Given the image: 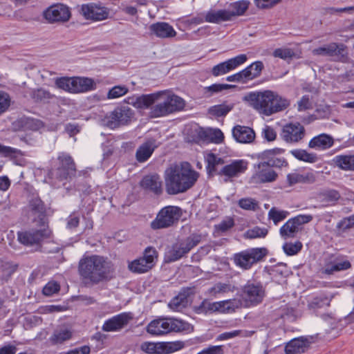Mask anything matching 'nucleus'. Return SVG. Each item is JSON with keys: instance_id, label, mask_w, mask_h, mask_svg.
I'll use <instances>...</instances> for the list:
<instances>
[{"instance_id": "nucleus-54", "label": "nucleus", "mask_w": 354, "mask_h": 354, "mask_svg": "<svg viewBox=\"0 0 354 354\" xmlns=\"http://www.w3.org/2000/svg\"><path fill=\"white\" fill-rule=\"evenodd\" d=\"M129 91L126 86L118 85L111 88L107 93V99H115L127 94Z\"/></svg>"}, {"instance_id": "nucleus-13", "label": "nucleus", "mask_w": 354, "mask_h": 354, "mask_svg": "<svg viewBox=\"0 0 354 354\" xmlns=\"http://www.w3.org/2000/svg\"><path fill=\"white\" fill-rule=\"evenodd\" d=\"M133 115L134 112L131 108L118 106L104 117L103 122L110 129H116L129 124Z\"/></svg>"}, {"instance_id": "nucleus-64", "label": "nucleus", "mask_w": 354, "mask_h": 354, "mask_svg": "<svg viewBox=\"0 0 354 354\" xmlns=\"http://www.w3.org/2000/svg\"><path fill=\"white\" fill-rule=\"evenodd\" d=\"M354 226V216L353 214L344 218L338 223L337 227L342 231H346Z\"/></svg>"}, {"instance_id": "nucleus-51", "label": "nucleus", "mask_w": 354, "mask_h": 354, "mask_svg": "<svg viewBox=\"0 0 354 354\" xmlns=\"http://www.w3.org/2000/svg\"><path fill=\"white\" fill-rule=\"evenodd\" d=\"M303 245L301 241H297L295 243L286 242L283 245V250L288 256H293L299 253L302 249Z\"/></svg>"}, {"instance_id": "nucleus-1", "label": "nucleus", "mask_w": 354, "mask_h": 354, "mask_svg": "<svg viewBox=\"0 0 354 354\" xmlns=\"http://www.w3.org/2000/svg\"><path fill=\"white\" fill-rule=\"evenodd\" d=\"M113 270V264L107 257L97 254L84 256L77 266L80 278L86 285L109 281Z\"/></svg>"}, {"instance_id": "nucleus-27", "label": "nucleus", "mask_w": 354, "mask_h": 354, "mask_svg": "<svg viewBox=\"0 0 354 354\" xmlns=\"http://www.w3.org/2000/svg\"><path fill=\"white\" fill-rule=\"evenodd\" d=\"M232 135L236 141L240 143H252L255 139L254 130L245 126H235L232 129Z\"/></svg>"}, {"instance_id": "nucleus-29", "label": "nucleus", "mask_w": 354, "mask_h": 354, "mask_svg": "<svg viewBox=\"0 0 354 354\" xmlns=\"http://www.w3.org/2000/svg\"><path fill=\"white\" fill-rule=\"evenodd\" d=\"M31 212L38 216V225L39 227H45L48 225L46 218V206L44 203L39 198H32L29 203Z\"/></svg>"}, {"instance_id": "nucleus-55", "label": "nucleus", "mask_w": 354, "mask_h": 354, "mask_svg": "<svg viewBox=\"0 0 354 354\" xmlns=\"http://www.w3.org/2000/svg\"><path fill=\"white\" fill-rule=\"evenodd\" d=\"M141 348L148 353L162 354V342H145Z\"/></svg>"}, {"instance_id": "nucleus-58", "label": "nucleus", "mask_w": 354, "mask_h": 354, "mask_svg": "<svg viewBox=\"0 0 354 354\" xmlns=\"http://www.w3.org/2000/svg\"><path fill=\"white\" fill-rule=\"evenodd\" d=\"M11 103L10 95L3 91H0V115L6 112Z\"/></svg>"}, {"instance_id": "nucleus-25", "label": "nucleus", "mask_w": 354, "mask_h": 354, "mask_svg": "<svg viewBox=\"0 0 354 354\" xmlns=\"http://www.w3.org/2000/svg\"><path fill=\"white\" fill-rule=\"evenodd\" d=\"M248 163L243 160H235L226 165L218 171V174L232 178L239 176L247 169Z\"/></svg>"}, {"instance_id": "nucleus-3", "label": "nucleus", "mask_w": 354, "mask_h": 354, "mask_svg": "<svg viewBox=\"0 0 354 354\" xmlns=\"http://www.w3.org/2000/svg\"><path fill=\"white\" fill-rule=\"evenodd\" d=\"M243 99L255 110L266 116L282 111L290 106V101L287 98L270 90L251 92Z\"/></svg>"}, {"instance_id": "nucleus-10", "label": "nucleus", "mask_w": 354, "mask_h": 354, "mask_svg": "<svg viewBox=\"0 0 354 354\" xmlns=\"http://www.w3.org/2000/svg\"><path fill=\"white\" fill-rule=\"evenodd\" d=\"M40 229H29L17 232L18 241L26 247H34L36 250L41 248L44 240L50 239L52 232L48 225Z\"/></svg>"}, {"instance_id": "nucleus-6", "label": "nucleus", "mask_w": 354, "mask_h": 354, "mask_svg": "<svg viewBox=\"0 0 354 354\" xmlns=\"http://www.w3.org/2000/svg\"><path fill=\"white\" fill-rule=\"evenodd\" d=\"M183 215L182 209L178 206L167 205L156 214L151 222L150 227L153 230L166 229L176 225Z\"/></svg>"}, {"instance_id": "nucleus-36", "label": "nucleus", "mask_w": 354, "mask_h": 354, "mask_svg": "<svg viewBox=\"0 0 354 354\" xmlns=\"http://www.w3.org/2000/svg\"><path fill=\"white\" fill-rule=\"evenodd\" d=\"M249 4L250 2L245 0L239 1L231 3L229 6V8L226 9L228 10L230 20H232L234 17L244 15V13L248 9Z\"/></svg>"}, {"instance_id": "nucleus-18", "label": "nucleus", "mask_w": 354, "mask_h": 354, "mask_svg": "<svg viewBox=\"0 0 354 354\" xmlns=\"http://www.w3.org/2000/svg\"><path fill=\"white\" fill-rule=\"evenodd\" d=\"M305 136V129L299 122H290L283 126L280 132L281 138L288 144L301 141Z\"/></svg>"}, {"instance_id": "nucleus-63", "label": "nucleus", "mask_w": 354, "mask_h": 354, "mask_svg": "<svg viewBox=\"0 0 354 354\" xmlns=\"http://www.w3.org/2000/svg\"><path fill=\"white\" fill-rule=\"evenodd\" d=\"M248 68L252 73V77L254 80L260 76L263 69V64L261 61H257L248 66Z\"/></svg>"}, {"instance_id": "nucleus-35", "label": "nucleus", "mask_w": 354, "mask_h": 354, "mask_svg": "<svg viewBox=\"0 0 354 354\" xmlns=\"http://www.w3.org/2000/svg\"><path fill=\"white\" fill-rule=\"evenodd\" d=\"M205 20L206 22L212 24H220L223 21H231L228 10L226 9L211 10L208 11L205 15Z\"/></svg>"}, {"instance_id": "nucleus-9", "label": "nucleus", "mask_w": 354, "mask_h": 354, "mask_svg": "<svg viewBox=\"0 0 354 354\" xmlns=\"http://www.w3.org/2000/svg\"><path fill=\"white\" fill-rule=\"evenodd\" d=\"M55 85L71 93H84L95 88V82L88 77H59L55 80Z\"/></svg>"}, {"instance_id": "nucleus-50", "label": "nucleus", "mask_w": 354, "mask_h": 354, "mask_svg": "<svg viewBox=\"0 0 354 354\" xmlns=\"http://www.w3.org/2000/svg\"><path fill=\"white\" fill-rule=\"evenodd\" d=\"M239 206L245 210L256 211L259 209V202L252 198H243L238 201Z\"/></svg>"}, {"instance_id": "nucleus-28", "label": "nucleus", "mask_w": 354, "mask_h": 354, "mask_svg": "<svg viewBox=\"0 0 354 354\" xmlns=\"http://www.w3.org/2000/svg\"><path fill=\"white\" fill-rule=\"evenodd\" d=\"M151 34L159 38H171L176 35L174 28L167 22H157L149 26Z\"/></svg>"}, {"instance_id": "nucleus-26", "label": "nucleus", "mask_w": 354, "mask_h": 354, "mask_svg": "<svg viewBox=\"0 0 354 354\" xmlns=\"http://www.w3.org/2000/svg\"><path fill=\"white\" fill-rule=\"evenodd\" d=\"M194 293V288H183L179 293L170 301L168 304L169 307L175 311L182 310L187 306L188 297Z\"/></svg>"}, {"instance_id": "nucleus-15", "label": "nucleus", "mask_w": 354, "mask_h": 354, "mask_svg": "<svg viewBox=\"0 0 354 354\" xmlns=\"http://www.w3.org/2000/svg\"><path fill=\"white\" fill-rule=\"evenodd\" d=\"M284 151L285 150L281 148L267 149L257 154V158L268 166L272 168L281 169L288 166L287 160L284 157L281 156V154L284 153Z\"/></svg>"}, {"instance_id": "nucleus-39", "label": "nucleus", "mask_w": 354, "mask_h": 354, "mask_svg": "<svg viewBox=\"0 0 354 354\" xmlns=\"http://www.w3.org/2000/svg\"><path fill=\"white\" fill-rule=\"evenodd\" d=\"M335 162L344 170H354V155L337 156L335 158Z\"/></svg>"}, {"instance_id": "nucleus-45", "label": "nucleus", "mask_w": 354, "mask_h": 354, "mask_svg": "<svg viewBox=\"0 0 354 354\" xmlns=\"http://www.w3.org/2000/svg\"><path fill=\"white\" fill-rule=\"evenodd\" d=\"M234 107V104L225 103L214 105L209 109V113L216 117L225 116Z\"/></svg>"}, {"instance_id": "nucleus-40", "label": "nucleus", "mask_w": 354, "mask_h": 354, "mask_svg": "<svg viewBox=\"0 0 354 354\" xmlns=\"http://www.w3.org/2000/svg\"><path fill=\"white\" fill-rule=\"evenodd\" d=\"M19 122L24 131L30 130L35 131L44 127V124L41 120L31 118H21Z\"/></svg>"}, {"instance_id": "nucleus-7", "label": "nucleus", "mask_w": 354, "mask_h": 354, "mask_svg": "<svg viewBox=\"0 0 354 354\" xmlns=\"http://www.w3.org/2000/svg\"><path fill=\"white\" fill-rule=\"evenodd\" d=\"M193 326L188 322L173 318H158L147 326V332H190Z\"/></svg>"}, {"instance_id": "nucleus-17", "label": "nucleus", "mask_w": 354, "mask_h": 354, "mask_svg": "<svg viewBox=\"0 0 354 354\" xmlns=\"http://www.w3.org/2000/svg\"><path fill=\"white\" fill-rule=\"evenodd\" d=\"M59 166L55 171V176L59 180H66L74 176L76 174V166L73 158L66 153H61L57 157Z\"/></svg>"}, {"instance_id": "nucleus-61", "label": "nucleus", "mask_w": 354, "mask_h": 354, "mask_svg": "<svg viewBox=\"0 0 354 354\" xmlns=\"http://www.w3.org/2000/svg\"><path fill=\"white\" fill-rule=\"evenodd\" d=\"M17 265H13L10 263H5L1 266L2 278L8 281L11 275L17 270Z\"/></svg>"}, {"instance_id": "nucleus-49", "label": "nucleus", "mask_w": 354, "mask_h": 354, "mask_svg": "<svg viewBox=\"0 0 354 354\" xmlns=\"http://www.w3.org/2000/svg\"><path fill=\"white\" fill-rule=\"evenodd\" d=\"M289 214L288 211L279 210L273 207L268 212V218L272 220L275 225L283 221Z\"/></svg>"}, {"instance_id": "nucleus-31", "label": "nucleus", "mask_w": 354, "mask_h": 354, "mask_svg": "<svg viewBox=\"0 0 354 354\" xmlns=\"http://www.w3.org/2000/svg\"><path fill=\"white\" fill-rule=\"evenodd\" d=\"M217 312L224 314L234 313L237 309L244 307L241 299L234 298L220 301H216Z\"/></svg>"}, {"instance_id": "nucleus-23", "label": "nucleus", "mask_w": 354, "mask_h": 354, "mask_svg": "<svg viewBox=\"0 0 354 354\" xmlns=\"http://www.w3.org/2000/svg\"><path fill=\"white\" fill-rule=\"evenodd\" d=\"M140 185L145 191L156 196H160L163 192L162 181L157 174L145 176L140 182Z\"/></svg>"}, {"instance_id": "nucleus-16", "label": "nucleus", "mask_w": 354, "mask_h": 354, "mask_svg": "<svg viewBox=\"0 0 354 354\" xmlns=\"http://www.w3.org/2000/svg\"><path fill=\"white\" fill-rule=\"evenodd\" d=\"M43 17L50 24L66 22L70 19L71 13L66 5L56 3L46 8L43 12Z\"/></svg>"}, {"instance_id": "nucleus-46", "label": "nucleus", "mask_w": 354, "mask_h": 354, "mask_svg": "<svg viewBox=\"0 0 354 354\" xmlns=\"http://www.w3.org/2000/svg\"><path fill=\"white\" fill-rule=\"evenodd\" d=\"M30 96L35 102H47L53 97L49 91L41 88L32 90Z\"/></svg>"}, {"instance_id": "nucleus-33", "label": "nucleus", "mask_w": 354, "mask_h": 354, "mask_svg": "<svg viewBox=\"0 0 354 354\" xmlns=\"http://www.w3.org/2000/svg\"><path fill=\"white\" fill-rule=\"evenodd\" d=\"M340 197L341 196L338 191L331 189L322 190L317 194V199L324 206L335 204Z\"/></svg>"}, {"instance_id": "nucleus-37", "label": "nucleus", "mask_w": 354, "mask_h": 354, "mask_svg": "<svg viewBox=\"0 0 354 354\" xmlns=\"http://www.w3.org/2000/svg\"><path fill=\"white\" fill-rule=\"evenodd\" d=\"M128 268L133 273L141 274L149 271L152 267L145 263V260L141 257L129 262L128 264Z\"/></svg>"}, {"instance_id": "nucleus-53", "label": "nucleus", "mask_w": 354, "mask_h": 354, "mask_svg": "<svg viewBox=\"0 0 354 354\" xmlns=\"http://www.w3.org/2000/svg\"><path fill=\"white\" fill-rule=\"evenodd\" d=\"M351 267V263L349 261L346 260L343 261L342 262H338L335 263V265H333L331 266H328L323 271V273L326 274H331L334 272L337 271H341V270H346L349 269Z\"/></svg>"}, {"instance_id": "nucleus-20", "label": "nucleus", "mask_w": 354, "mask_h": 354, "mask_svg": "<svg viewBox=\"0 0 354 354\" xmlns=\"http://www.w3.org/2000/svg\"><path fill=\"white\" fill-rule=\"evenodd\" d=\"M246 60L247 56L244 54H241L214 66L212 68L211 73L214 77L226 74L245 63Z\"/></svg>"}, {"instance_id": "nucleus-19", "label": "nucleus", "mask_w": 354, "mask_h": 354, "mask_svg": "<svg viewBox=\"0 0 354 354\" xmlns=\"http://www.w3.org/2000/svg\"><path fill=\"white\" fill-rule=\"evenodd\" d=\"M254 173L252 176V180L254 183H267L275 181L278 178V174L272 167L259 162L254 165Z\"/></svg>"}, {"instance_id": "nucleus-2", "label": "nucleus", "mask_w": 354, "mask_h": 354, "mask_svg": "<svg viewBox=\"0 0 354 354\" xmlns=\"http://www.w3.org/2000/svg\"><path fill=\"white\" fill-rule=\"evenodd\" d=\"M199 176L188 162L171 165L165 172L167 193L176 195L187 192L195 185Z\"/></svg>"}, {"instance_id": "nucleus-21", "label": "nucleus", "mask_w": 354, "mask_h": 354, "mask_svg": "<svg viewBox=\"0 0 354 354\" xmlns=\"http://www.w3.org/2000/svg\"><path fill=\"white\" fill-rule=\"evenodd\" d=\"M133 319L131 313H122L105 321L102 330L106 332L119 330L126 327Z\"/></svg>"}, {"instance_id": "nucleus-38", "label": "nucleus", "mask_w": 354, "mask_h": 354, "mask_svg": "<svg viewBox=\"0 0 354 354\" xmlns=\"http://www.w3.org/2000/svg\"><path fill=\"white\" fill-rule=\"evenodd\" d=\"M216 301L210 302L207 299H204L197 306L193 307L194 312L196 314H208L217 312V306Z\"/></svg>"}, {"instance_id": "nucleus-60", "label": "nucleus", "mask_w": 354, "mask_h": 354, "mask_svg": "<svg viewBox=\"0 0 354 354\" xmlns=\"http://www.w3.org/2000/svg\"><path fill=\"white\" fill-rule=\"evenodd\" d=\"M274 57H279L282 59H286L288 58H292L295 56V53L291 48H276L272 53Z\"/></svg>"}, {"instance_id": "nucleus-11", "label": "nucleus", "mask_w": 354, "mask_h": 354, "mask_svg": "<svg viewBox=\"0 0 354 354\" xmlns=\"http://www.w3.org/2000/svg\"><path fill=\"white\" fill-rule=\"evenodd\" d=\"M268 253L266 248H253L234 254L232 260L237 267L247 270L254 264L262 261Z\"/></svg>"}, {"instance_id": "nucleus-47", "label": "nucleus", "mask_w": 354, "mask_h": 354, "mask_svg": "<svg viewBox=\"0 0 354 354\" xmlns=\"http://www.w3.org/2000/svg\"><path fill=\"white\" fill-rule=\"evenodd\" d=\"M236 290L235 286L230 283H217L213 287L209 289V293L214 297L218 294H223L229 292H234Z\"/></svg>"}, {"instance_id": "nucleus-57", "label": "nucleus", "mask_w": 354, "mask_h": 354, "mask_svg": "<svg viewBox=\"0 0 354 354\" xmlns=\"http://www.w3.org/2000/svg\"><path fill=\"white\" fill-rule=\"evenodd\" d=\"M234 226V221L232 218L229 217L222 221L218 225H215V230L218 233H225Z\"/></svg>"}, {"instance_id": "nucleus-24", "label": "nucleus", "mask_w": 354, "mask_h": 354, "mask_svg": "<svg viewBox=\"0 0 354 354\" xmlns=\"http://www.w3.org/2000/svg\"><path fill=\"white\" fill-rule=\"evenodd\" d=\"M315 342L313 336L300 337L292 339L285 346L286 354H300L304 353Z\"/></svg>"}, {"instance_id": "nucleus-44", "label": "nucleus", "mask_w": 354, "mask_h": 354, "mask_svg": "<svg viewBox=\"0 0 354 354\" xmlns=\"http://www.w3.org/2000/svg\"><path fill=\"white\" fill-rule=\"evenodd\" d=\"M236 86L227 84H213L203 88V94L205 97H209L215 93H220L223 90L234 88Z\"/></svg>"}, {"instance_id": "nucleus-56", "label": "nucleus", "mask_w": 354, "mask_h": 354, "mask_svg": "<svg viewBox=\"0 0 354 354\" xmlns=\"http://www.w3.org/2000/svg\"><path fill=\"white\" fill-rule=\"evenodd\" d=\"M266 228H261L259 227H254L246 231L245 236L248 239L263 238L268 234Z\"/></svg>"}, {"instance_id": "nucleus-22", "label": "nucleus", "mask_w": 354, "mask_h": 354, "mask_svg": "<svg viewBox=\"0 0 354 354\" xmlns=\"http://www.w3.org/2000/svg\"><path fill=\"white\" fill-rule=\"evenodd\" d=\"M163 94V92H156L151 94H143L140 96H130L124 100L129 104L137 109H148L153 105Z\"/></svg>"}, {"instance_id": "nucleus-34", "label": "nucleus", "mask_w": 354, "mask_h": 354, "mask_svg": "<svg viewBox=\"0 0 354 354\" xmlns=\"http://www.w3.org/2000/svg\"><path fill=\"white\" fill-rule=\"evenodd\" d=\"M333 138L325 133L314 137L309 142L308 146L310 148L327 149L333 146Z\"/></svg>"}, {"instance_id": "nucleus-52", "label": "nucleus", "mask_w": 354, "mask_h": 354, "mask_svg": "<svg viewBox=\"0 0 354 354\" xmlns=\"http://www.w3.org/2000/svg\"><path fill=\"white\" fill-rule=\"evenodd\" d=\"M142 258L145 260V263L153 267L155 265V260L158 258V252L153 247H147L143 253Z\"/></svg>"}, {"instance_id": "nucleus-8", "label": "nucleus", "mask_w": 354, "mask_h": 354, "mask_svg": "<svg viewBox=\"0 0 354 354\" xmlns=\"http://www.w3.org/2000/svg\"><path fill=\"white\" fill-rule=\"evenodd\" d=\"M239 296L244 307L255 306L263 301L266 291L260 281L248 280L241 287Z\"/></svg>"}, {"instance_id": "nucleus-48", "label": "nucleus", "mask_w": 354, "mask_h": 354, "mask_svg": "<svg viewBox=\"0 0 354 354\" xmlns=\"http://www.w3.org/2000/svg\"><path fill=\"white\" fill-rule=\"evenodd\" d=\"M185 346V342L182 341L162 342V354H168L178 351L183 348Z\"/></svg>"}, {"instance_id": "nucleus-59", "label": "nucleus", "mask_w": 354, "mask_h": 354, "mask_svg": "<svg viewBox=\"0 0 354 354\" xmlns=\"http://www.w3.org/2000/svg\"><path fill=\"white\" fill-rule=\"evenodd\" d=\"M60 290V285L55 281L48 282L43 288L42 292L46 296H52Z\"/></svg>"}, {"instance_id": "nucleus-5", "label": "nucleus", "mask_w": 354, "mask_h": 354, "mask_svg": "<svg viewBox=\"0 0 354 354\" xmlns=\"http://www.w3.org/2000/svg\"><path fill=\"white\" fill-rule=\"evenodd\" d=\"M201 241V235L192 234L185 239L173 244L168 248L165 254V263L176 261L189 253L194 247Z\"/></svg>"}, {"instance_id": "nucleus-41", "label": "nucleus", "mask_w": 354, "mask_h": 354, "mask_svg": "<svg viewBox=\"0 0 354 354\" xmlns=\"http://www.w3.org/2000/svg\"><path fill=\"white\" fill-rule=\"evenodd\" d=\"M207 162L206 169L209 175H212L216 171V166L224 164V160L213 153H209L205 156Z\"/></svg>"}, {"instance_id": "nucleus-62", "label": "nucleus", "mask_w": 354, "mask_h": 354, "mask_svg": "<svg viewBox=\"0 0 354 354\" xmlns=\"http://www.w3.org/2000/svg\"><path fill=\"white\" fill-rule=\"evenodd\" d=\"M313 218V217L312 215L299 214L295 216L294 218H290V220L299 230L300 226L310 222Z\"/></svg>"}, {"instance_id": "nucleus-12", "label": "nucleus", "mask_w": 354, "mask_h": 354, "mask_svg": "<svg viewBox=\"0 0 354 354\" xmlns=\"http://www.w3.org/2000/svg\"><path fill=\"white\" fill-rule=\"evenodd\" d=\"M110 13V8L100 1L84 3L80 9V14L84 19L93 22L108 19Z\"/></svg>"}, {"instance_id": "nucleus-43", "label": "nucleus", "mask_w": 354, "mask_h": 354, "mask_svg": "<svg viewBox=\"0 0 354 354\" xmlns=\"http://www.w3.org/2000/svg\"><path fill=\"white\" fill-rule=\"evenodd\" d=\"M290 153L295 158L306 162L314 163L318 159L316 154L308 153L304 149H293Z\"/></svg>"}, {"instance_id": "nucleus-14", "label": "nucleus", "mask_w": 354, "mask_h": 354, "mask_svg": "<svg viewBox=\"0 0 354 354\" xmlns=\"http://www.w3.org/2000/svg\"><path fill=\"white\" fill-rule=\"evenodd\" d=\"M317 56L329 57L334 61L346 62L348 58V47L343 43L331 42L313 50Z\"/></svg>"}, {"instance_id": "nucleus-30", "label": "nucleus", "mask_w": 354, "mask_h": 354, "mask_svg": "<svg viewBox=\"0 0 354 354\" xmlns=\"http://www.w3.org/2000/svg\"><path fill=\"white\" fill-rule=\"evenodd\" d=\"M157 147L158 145L155 139L151 138L147 140L138 148L136 153V160L139 162L147 161Z\"/></svg>"}, {"instance_id": "nucleus-4", "label": "nucleus", "mask_w": 354, "mask_h": 354, "mask_svg": "<svg viewBox=\"0 0 354 354\" xmlns=\"http://www.w3.org/2000/svg\"><path fill=\"white\" fill-rule=\"evenodd\" d=\"M162 92L163 94L156 102L157 104L149 106V116L151 118L165 117L184 108L185 102L183 98L176 95H169L163 97L165 91Z\"/></svg>"}, {"instance_id": "nucleus-32", "label": "nucleus", "mask_w": 354, "mask_h": 354, "mask_svg": "<svg viewBox=\"0 0 354 354\" xmlns=\"http://www.w3.org/2000/svg\"><path fill=\"white\" fill-rule=\"evenodd\" d=\"M287 181L290 186L297 183L312 184L316 181V174L313 171L299 173H291L287 175Z\"/></svg>"}, {"instance_id": "nucleus-42", "label": "nucleus", "mask_w": 354, "mask_h": 354, "mask_svg": "<svg viewBox=\"0 0 354 354\" xmlns=\"http://www.w3.org/2000/svg\"><path fill=\"white\" fill-rule=\"evenodd\" d=\"M299 231L298 227L292 223L290 218L284 223L279 230L281 236L287 239L288 238H293L295 234Z\"/></svg>"}]
</instances>
